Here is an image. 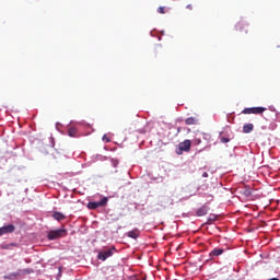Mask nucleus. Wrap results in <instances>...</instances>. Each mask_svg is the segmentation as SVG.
Masks as SVG:
<instances>
[{"mask_svg":"<svg viewBox=\"0 0 280 280\" xmlns=\"http://www.w3.org/2000/svg\"><path fill=\"white\" fill-rule=\"evenodd\" d=\"M60 237H67V230L65 229L52 230V231H49L47 234V240H50V241L60 240Z\"/></svg>","mask_w":280,"mask_h":280,"instance_id":"nucleus-1","label":"nucleus"},{"mask_svg":"<svg viewBox=\"0 0 280 280\" xmlns=\"http://www.w3.org/2000/svg\"><path fill=\"white\" fill-rule=\"evenodd\" d=\"M115 250H116L115 247L104 249L98 253L97 257L101 261H106L108 259V257H113V255H115Z\"/></svg>","mask_w":280,"mask_h":280,"instance_id":"nucleus-2","label":"nucleus"},{"mask_svg":"<svg viewBox=\"0 0 280 280\" xmlns=\"http://www.w3.org/2000/svg\"><path fill=\"white\" fill-rule=\"evenodd\" d=\"M106 205H108V198L104 197L100 201H90L88 209H100V207H106Z\"/></svg>","mask_w":280,"mask_h":280,"instance_id":"nucleus-3","label":"nucleus"},{"mask_svg":"<svg viewBox=\"0 0 280 280\" xmlns=\"http://www.w3.org/2000/svg\"><path fill=\"white\" fill-rule=\"evenodd\" d=\"M179 152L177 154H183V152H189L191 150V140H184L178 144Z\"/></svg>","mask_w":280,"mask_h":280,"instance_id":"nucleus-4","label":"nucleus"},{"mask_svg":"<svg viewBox=\"0 0 280 280\" xmlns=\"http://www.w3.org/2000/svg\"><path fill=\"white\" fill-rule=\"evenodd\" d=\"M248 27H249V24L246 22H238L236 24V31L244 32L245 34H248Z\"/></svg>","mask_w":280,"mask_h":280,"instance_id":"nucleus-5","label":"nucleus"},{"mask_svg":"<svg viewBox=\"0 0 280 280\" xmlns=\"http://www.w3.org/2000/svg\"><path fill=\"white\" fill-rule=\"evenodd\" d=\"M0 230L3 235H8V233H14V231H16V226H14V224H9L0 228Z\"/></svg>","mask_w":280,"mask_h":280,"instance_id":"nucleus-6","label":"nucleus"},{"mask_svg":"<svg viewBox=\"0 0 280 280\" xmlns=\"http://www.w3.org/2000/svg\"><path fill=\"white\" fill-rule=\"evenodd\" d=\"M21 275H22V270L19 269L16 272H12V273H9V275L4 276L3 279L16 280V279H19V277H21Z\"/></svg>","mask_w":280,"mask_h":280,"instance_id":"nucleus-7","label":"nucleus"},{"mask_svg":"<svg viewBox=\"0 0 280 280\" xmlns=\"http://www.w3.org/2000/svg\"><path fill=\"white\" fill-rule=\"evenodd\" d=\"M196 213H197L198 218H202V215H207V213H209V207L203 206V207L199 208Z\"/></svg>","mask_w":280,"mask_h":280,"instance_id":"nucleus-8","label":"nucleus"},{"mask_svg":"<svg viewBox=\"0 0 280 280\" xmlns=\"http://www.w3.org/2000/svg\"><path fill=\"white\" fill-rule=\"evenodd\" d=\"M253 130H255V126L253 124H246L243 126V132L245 135L253 132Z\"/></svg>","mask_w":280,"mask_h":280,"instance_id":"nucleus-9","label":"nucleus"},{"mask_svg":"<svg viewBox=\"0 0 280 280\" xmlns=\"http://www.w3.org/2000/svg\"><path fill=\"white\" fill-rule=\"evenodd\" d=\"M224 254V249L223 248H214L211 253H210V257H220V255Z\"/></svg>","mask_w":280,"mask_h":280,"instance_id":"nucleus-10","label":"nucleus"},{"mask_svg":"<svg viewBox=\"0 0 280 280\" xmlns=\"http://www.w3.org/2000/svg\"><path fill=\"white\" fill-rule=\"evenodd\" d=\"M253 115H264L266 113V107H252Z\"/></svg>","mask_w":280,"mask_h":280,"instance_id":"nucleus-11","label":"nucleus"},{"mask_svg":"<svg viewBox=\"0 0 280 280\" xmlns=\"http://www.w3.org/2000/svg\"><path fill=\"white\" fill-rule=\"evenodd\" d=\"M52 218L57 220V222H62V220H65L67 217H65V214L61 212H54Z\"/></svg>","mask_w":280,"mask_h":280,"instance_id":"nucleus-12","label":"nucleus"},{"mask_svg":"<svg viewBox=\"0 0 280 280\" xmlns=\"http://www.w3.org/2000/svg\"><path fill=\"white\" fill-rule=\"evenodd\" d=\"M128 237H131V240H137L139 237V230H132L127 233Z\"/></svg>","mask_w":280,"mask_h":280,"instance_id":"nucleus-13","label":"nucleus"},{"mask_svg":"<svg viewBox=\"0 0 280 280\" xmlns=\"http://www.w3.org/2000/svg\"><path fill=\"white\" fill-rule=\"evenodd\" d=\"M68 135H69L70 137H78V129H77L75 127H70V128L68 129Z\"/></svg>","mask_w":280,"mask_h":280,"instance_id":"nucleus-14","label":"nucleus"},{"mask_svg":"<svg viewBox=\"0 0 280 280\" xmlns=\"http://www.w3.org/2000/svg\"><path fill=\"white\" fill-rule=\"evenodd\" d=\"M187 126H195V124H198V120H196V118L194 117H189L185 120Z\"/></svg>","mask_w":280,"mask_h":280,"instance_id":"nucleus-15","label":"nucleus"},{"mask_svg":"<svg viewBox=\"0 0 280 280\" xmlns=\"http://www.w3.org/2000/svg\"><path fill=\"white\" fill-rule=\"evenodd\" d=\"M242 194L246 196V198H250V196H253V190L250 188H245L242 190Z\"/></svg>","mask_w":280,"mask_h":280,"instance_id":"nucleus-16","label":"nucleus"},{"mask_svg":"<svg viewBox=\"0 0 280 280\" xmlns=\"http://www.w3.org/2000/svg\"><path fill=\"white\" fill-rule=\"evenodd\" d=\"M201 139H203L205 141H207L209 143V141H211V135L209 133H200Z\"/></svg>","mask_w":280,"mask_h":280,"instance_id":"nucleus-17","label":"nucleus"},{"mask_svg":"<svg viewBox=\"0 0 280 280\" xmlns=\"http://www.w3.org/2000/svg\"><path fill=\"white\" fill-rule=\"evenodd\" d=\"M243 115H253V107H246L242 110Z\"/></svg>","mask_w":280,"mask_h":280,"instance_id":"nucleus-18","label":"nucleus"},{"mask_svg":"<svg viewBox=\"0 0 280 280\" xmlns=\"http://www.w3.org/2000/svg\"><path fill=\"white\" fill-rule=\"evenodd\" d=\"M192 143H194V145H200V143H202L201 136L195 137V139L192 140Z\"/></svg>","mask_w":280,"mask_h":280,"instance_id":"nucleus-19","label":"nucleus"},{"mask_svg":"<svg viewBox=\"0 0 280 280\" xmlns=\"http://www.w3.org/2000/svg\"><path fill=\"white\" fill-rule=\"evenodd\" d=\"M159 14H166L167 11H165V7L158 8Z\"/></svg>","mask_w":280,"mask_h":280,"instance_id":"nucleus-20","label":"nucleus"},{"mask_svg":"<svg viewBox=\"0 0 280 280\" xmlns=\"http://www.w3.org/2000/svg\"><path fill=\"white\" fill-rule=\"evenodd\" d=\"M220 141H221V143H229L231 141V139L225 138V137H221Z\"/></svg>","mask_w":280,"mask_h":280,"instance_id":"nucleus-21","label":"nucleus"},{"mask_svg":"<svg viewBox=\"0 0 280 280\" xmlns=\"http://www.w3.org/2000/svg\"><path fill=\"white\" fill-rule=\"evenodd\" d=\"M32 272H34V270H32V269H24V270H22L23 275H32Z\"/></svg>","mask_w":280,"mask_h":280,"instance_id":"nucleus-22","label":"nucleus"},{"mask_svg":"<svg viewBox=\"0 0 280 280\" xmlns=\"http://www.w3.org/2000/svg\"><path fill=\"white\" fill-rule=\"evenodd\" d=\"M103 141H106L107 143L110 142V139H108L106 136L103 137Z\"/></svg>","mask_w":280,"mask_h":280,"instance_id":"nucleus-23","label":"nucleus"},{"mask_svg":"<svg viewBox=\"0 0 280 280\" xmlns=\"http://www.w3.org/2000/svg\"><path fill=\"white\" fill-rule=\"evenodd\" d=\"M186 8H187V10H194V5L192 4H188Z\"/></svg>","mask_w":280,"mask_h":280,"instance_id":"nucleus-24","label":"nucleus"},{"mask_svg":"<svg viewBox=\"0 0 280 280\" xmlns=\"http://www.w3.org/2000/svg\"><path fill=\"white\" fill-rule=\"evenodd\" d=\"M202 176H203V178H207L208 174H207V173H203V175H202Z\"/></svg>","mask_w":280,"mask_h":280,"instance_id":"nucleus-25","label":"nucleus"},{"mask_svg":"<svg viewBox=\"0 0 280 280\" xmlns=\"http://www.w3.org/2000/svg\"><path fill=\"white\" fill-rule=\"evenodd\" d=\"M209 220H212V221H213V220H215V218L211 217V219H209Z\"/></svg>","mask_w":280,"mask_h":280,"instance_id":"nucleus-26","label":"nucleus"},{"mask_svg":"<svg viewBox=\"0 0 280 280\" xmlns=\"http://www.w3.org/2000/svg\"><path fill=\"white\" fill-rule=\"evenodd\" d=\"M209 220H212V221H213V220H215V218L211 217V219H209Z\"/></svg>","mask_w":280,"mask_h":280,"instance_id":"nucleus-27","label":"nucleus"}]
</instances>
